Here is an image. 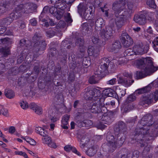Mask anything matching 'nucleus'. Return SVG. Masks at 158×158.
Segmentation results:
<instances>
[{
    "label": "nucleus",
    "mask_w": 158,
    "mask_h": 158,
    "mask_svg": "<svg viewBox=\"0 0 158 158\" xmlns=\"http://www.w3.org/2000/svg\"><path fill=\"white\" fill-rule=\"evenodd\" d=\"M132 62L134 66L139 68L146 64L147 65L144 70V73L146 76L151 74L158 69V67L153 65L152 61L150 58H143L132 61Z\"/></svg>",
    "instance_id": "1"
},
{
    "label": "nucleus",
    "mask_w": 158,
    "mask_h": 158,
    "mask_svg": "<svg viewBox=\"0 0 158 158\" xmlns=\"http://www.w3.org/2000/svg\"><path fill=\"white\" fill-rule=\"evenodd\" d=\"M107 67V65L105 63L101 64L100 66L98 68L95 72L94 77L92 76L90 77L89 82L91 84L96 83L97 82L98 80L100 77H101V74L105 71Z\"/></svg>",
    "instance_id": "2"
},
{
    "label": "nucleus",
    "mask_w": 158,
    "mask_h": 158,
    "mask_svg": "<svg viewBox=\"0 0 158 158\" xmlns=\"http://www.w3.org/2000/svg\"><path fill=\"white\" fill-rule=\"evenodd\" d=\"M148 50V45H144L142 43L136 45L133 47V50L135 52V55H141L146 53Z\"/></svg>",
    "instance_id": "3"
},
{
    "label": "nucleus",
    "mask_w": 158,
    "mask_h": 158,
    "mask_svg": "<svg viewBox=\"0 0 158 158\" xmlns=\"http://www.w3.org/2000/svg\"><path fill=\"white\" fill-rule=\"evenodd\" d=\"M43 136L42 140L44 144L47 145L48 147L51 148H57V146L56 143L53 141L51 138L46 134L45 135Z\"/></svg>",
    "instance_id": "4"
},
{
    "label": "nucleus",
    "mask_w": 158,
    "mask_h": 158,
    "mask_svg": "<svg viewBox=\"0 0 158 158\" xmlns=\"http://www.w3.org/2000/svg\"><path fill=\"white\" fill-rule=\"evenodd\" d=\"M106 139L109 146L110 151L111 152H112L116 149V148L117 143L115 142L114 137L112 135H110L108 136Z\"/></svg>",
    "instance_id": "5"
},
{
    "label": "nucleus",
    "mask_w": 158,
    "mask_h": 158,
    "mask_svg": "<svg viewBox=\"0 0 158 158\" xmlns=\"http://www.w3.org/2000/svg\"><path fill=\"white\" fill-rule=\"evenodd\" d=\"M122 36L121 42L124 46L126 47L130 46L132 43L131 38L126 33L123 34Z\"/></svg>",
    "instance_id": "6"
},
{
    "label": "nucleus",
    "mask_w": 158,
    "mask_h": 158,
    "mask_svg": "<svg viewBox=\"0 0 158 158\" xmlns=\"http://www.w3.org/2000/svg\"><path fill=\"white\" fill-rule=\"evenodd\" d=\"M73 0H53V2H56V6L59 8H62V10H64L66 7L65 3H70Z\"/></svg>",
    "instance_id": "7"
},
{
    "label": "nucleus",
    "mask_w": 158,
    "mask_h": 158,
    "mask_svg": "<svg viewBox=\"0 0 158 158\" xmlns=\"http://www.w3.org/2000/svg\"><path fill=\"white\" fill-rule=\"evenodd\" d=\"M134 19L136 23H139L140 25H143L146 23L145 17L143 15H141L140 16L138 15H135L134 17Z\"/></svg>",
    "instance_id": "8"
},
{
    "label": "nucleus",
    "mask_w": 158,
    "mask_h": 158,
    "mask_svg": "<svg viewBox=\"0 0 158 158\" xmlns=\"http://www.w3.org/2000/svg\"><path fill=\"white\" fill-rule=\"evenodd\" d=\"M88 52L90 56L96 57L98 55L99 51L96 48L92 46L89 47Z\"/></svg>",
    "instance_id": "9"
},
{
    "label": "nucleus",
    "mask_w": 158,
    "mask_h": 158,
    "mask_svg": "<svg viewBox=\"0 0 158 158\" xmlns=\"http://www.w3.org/2000/svg\"><path fill=\"white\" fill-rule=\"evenodd\" d=\"M115 90L110 88H108L103 91V95L106 96L114 97L115 95Z\"/></svg>",
    "instance_id": "10"
},
{
    "label": "nucleus",
    "mask_w": 158,
    "mask_h": 158,
    "mask_svg": "<svg viewBox=\"0 0 158 158\" xmlns=\"http://www.w3.org/2000/svg\"><path fill=\"white\" fill-rule=\"evenodd\" d=\"M28 6V4H26L25 5H20L17 7L16 9L18 12H15L14 14L17 16V14H18V12L21 13H27V12L26 11L27 10H26L27 8H26V7H27Z\"/></svg>",
    "instance_id": "11"
},
{
    "label": "nucleus",
    "mask_w": 158,
    "mask_h": 158,
    "mask_svg": "<svg viewBox=\"0 0 158 158\" xmlns=\"http://www.w3.org/2000/svg\"><path fill=\"white\" fill-rule=\"evenodd\" d=\"M114 89L115 91V94L119 97H123L126 94V91L124 90H121L119 87L118 86H114Z\"/></svg>",
    "instance_id": "12"
},
{
    "label": "nucleus",
    "mask_w": 158,
    "mask_h": 158,
    "mask_svg": "<svg viewBox=\"0 0 158 158\" xmlns=\"http://www.w3.org/2000/svg\"><path fill=\"white\" fill-rule=\"evenodd\" d=\"M64 150L66 152H69L72 150V151L75 154L77 155L78 156H81V154L80 152H78L77 149L74 147H73L70 145H67L65 146L64 147Z\"/></svg>",
    "instance_id": "13"
},
{
    "label": "nucleus",
    "mask_w": 158,
    "mask_h": 158,
    "mask_svg": "<svg viewBox=\"0 0 158 158\" xmlns=\"http://www.w3.org/2000/svg\"><path fill=\"white\" fill-rule=\"evenodd\" d=\"M32 104L33 106V110L36 114L40 115L42 114L43 109L41 107L35 103H32Z\"/></svg>",
    "instance_id": "14"
},
{
    "label": "nucleus",
    "mask_w": 158,
    "mask_h": 158,
    "mask_svg": "<svg viewBox=\"0 0 158 158\" xmlns=\"http://www.w3.org/2000/svg\"><path fill=\"white\" fill-rule=\"evenodd\" d=\"M52 2L53 3H55V7H53V6H52V7H51L50 9H49V12H50L51 13V14H56V13L57 14H58V15H59V13H58V12L57 11L58 10H57V8L59 9H60L62 11H63V10H62V8H61L60 9V8H58L56 6V1H55L54 2L53 1V0H52ZM59 14H60V15L61 16V15H62L63 14H61V13H59Z\"/></svg>",
    "instance_id": "15"
},
{
    "label": "nucleus",
    "mask_w": 158,
    "mask_h": 158,
    "mask_svg": "<svg viewBox=\"0 0 158 158\" xmlns=\"http://www.w3.org/2000/svg\"><path fill=\"white\" fill-rule=\"evenodd\" d=\"M5 96L8 98L11 99L13 98L15 96L14 92L11 90L6 89L5 92Z\"/></svg>",
    "instance_id": "16"
},
{
    "label": "nucleus",
    "mask_w": 158,
    "mask_h": 158,
    "mask_svg": "<svg viewBox=\"0 0 158 158\" xmlns=\"http://www.w3.org/2000/svg\"><path fill=\"white\" fill-rule=\"evenodd\" d=\"M104 23L103 19L102 18H99L95 21V25L97 28H101L104 26Z\"/></svg>",
    "instance_id": "17"
},
{
    "label": "nucleus",
    "mask_w": 158,
    "mask_h": 158,
    "mask_svg": "<svg viewBox=\"0 0 158 158\" xmlns=\"http://www.w3.org/2000/svg\"><path fill=\"white\" fill-rule=\"evenodd\" d=\"M21 138L31 145H35L36 144V141L34 139L30 137L22 136Z\"/></svg>",
    "instance_id": "18"
},
{
    "label": "nucleus",
    "mask_w": 158,
    "mask_h": 158,
    "mask_svg": "<svg viewBox=\"0 0 158 158\" xmlns=\"http://www.w3.org/2000/svg\"><path fill=\"white\" fill-rule=\"evenodd\" d=\"M121 47V45L120 43L118 42H117L113 44L111 47L109 48L108 50L110 51L113 52L115 50L118 49Z\"/></svg>",
    "instance_id": "19"
},
{
    "label": "nucleus",
    "mask_w": 158,
    "mask_h": 158,
    "mask_svg": "<svg viewBox=\"0 0 158 158\" xmlns=\"http://www.w3.org/2000/svg\"><path fill=\"white\" fill-rule=\"evenodd\" d=\"M35 131L37 133L42 136L45 135V134L47 133L44 128L39 127H36L35 128Z\"/></svg>",
    "instance_id": "20"
},
{
    "label": "nucleus",
    "mask_w": 158,
    "mask_h": 158,
    "mask_svg": "<svg viewBox=\"0 0 158 158\" xmlns=\"http://www.w3.org/2000/svg\"><path fill=\"white\" fill-rule=\"evenodd\" d=\"M19 104L21 108L24 110H26L29 107V105L25 100H21L19 102Z\"/></svg>",
    "instance_id": "21"
},
{
    "label": "nucleus",
    "mask_w": 158,
    "mask_h": 158,
    "mask_svg": "<svg viewBox=\"0 0 158 158\" xmlns=\"http://www.w3.org/2000/svg\"><path fill=\"white\" fill-rule=\"evenodd\" d=\"M97 151V149L94 147L90 148L86 152V154L89 156H92L96 153Z\"/></svg>",
    "instance_id": "22"
},
{
    "label": "nucleus",
    "mask_w": 158,
    "mask_h": 158,
    "mask_svg": "<svg viewBox=\"0 0 158 158\" xmlns=\"http://www.w3.org/2000/svg\"><path fill=\"white\" fill-rule=\"evenodd\" d=\"M52 110H49L48 112L46 114L45 117L43 119V121L44 123H47L48 122L51 117V114H52Z\"/></svg>",
    "instance_id": "23"
},
{
    "label": "nucleus",
    "mask_w": 158,
    "mask_h": 158,
    "mask_svg": "<svg viewBox=\"0 0 158 158\" xmlns=\"http://www.w3.org/2000/svg\"><path fill=\"white\" fill-rule=\"evenodd\" d=\"M0 52L4 56H6L10 54V52L8 48H2L0 49Z\"/></svg>",
    "instance_id": "24"
},
{
    "label": "nucleus",
    "mask_w": 158,
    "mask_h": 158,
    "mask_svg": "<svg viewBox=\"0 0 158 158\" xmlns=\"http://www.w3.org/2000/svg\"><path fill=\"white\" fill-rule=\"evenodd\" d=\"M69 116L68 115H64L63 117L61 123L62 125H67L68 123V121L69 119Z\"/></svg>",
    "instance_id": "25"
},
{
    "label": "nucleus",
    "mask_w": 158,
    "mask_h": 158,
    "mask_svg": "<svg viewBox=\"0 0 158 158\" xmlns=\"http://www.w3.org/2000/svg\"><path fill=\"white\" fill-rule=\"evenodd\" d=\"M147 4L151 8H155L156 7V5L154 0H147Z\"/></svg>",
    "instance_id": "26"
},
{
    "label": "nucleus",
    "mask_w": 158,
    "mask_h": 158,
    "mask_svg": "<svg viewBox=\"0 0 158 158\" xmlns=\"http://www.w3.org/2000/svg\"><path fill=\"white\" fill-rule=\"evenodd\" d=\"M15 155H18L23 156L25 158H29L27 154L25 152L22 151H16L15 152Z\"/></svg>",
    "instance_id": "27"
},
{
    "label": "nucleus",
    "mask_w": 158,
    "mask_h": 158,
    "mask_svg": "<svg viewBox=\"0 0 158 158\" xmlns=\"http://www.w3.org/2000/svg\"><path fill=\"white\" fill-rule=\"evenodd\" d=\"M118 82L119 83H123L126 85L128 84V81L127 80L122 77H119V78Z\"/></svg>",
    "instance_id": "28"
},
{
    "label": "nucleus",
    "mask_w": 158,
    "mask_h": 158,
    "mask_svg": "<svg viewBox=\"0 0 158 158\" xmlns=\"http://www.w3.org/2000/svg\"><path fill=\"white\" fill-rule=\"evenodd\" d=\"M135 52L133 50V49H127L125 53L127 54V56H129L132 55H133L134 54H135Z\"/></svg>",
    "instance_id": "29"
},
{
    "label": "nucleus",
    "mask_w": 158,
    "mask_h": 158,
    "mask_svg": "<svg viewBox=\"0 0 158 158\" xmlns=\"http://www.w3.org/2000/svg\"><path fill=\"white\" fill-rule=\"evenodd\" d=\"M65 19L66 22L69 23H71L72 22V20L71 18L70 14L69 13L66 14L65 16Z\"/></svg>",
    "instance_id": "30"
},
{
    "label": "nucleus",
    "mask_w": 158,
    "mask_h": 158,
    "mask_svg": "<svg viewBox=\"0 0 158 158\" xmlns=\"http://www.w3.org/2000/svg\"><path fill=\"white\" fill-rule=\"evenodd\" d=\"M116 82V79L115 78H114L108 81L107 82V84L109 85H113L115 84Z\"/></svg>",
    "instance_id": "31"
},
{
    "label": "nucleus",
    "mask_w": 158,
    "mask_h": 158,
    "mask_svg": "<svg viewBox=\"0 0 158 158\" xmlns=\"http://www.w3.org/2000/svg\"><path fill=\"white\" fill-rule=\"evenodd\" d=\"M135 74L136 75V77L138 78H142L144 77L143 73L140 71H137Z\"/></svg>",
    "instance_id": "32"
},
{
    "label": "nucleus",
    "mask_w": 158,
    "mask_h": 158,
    "mask_svg": "<svg viewBox=\"0 0 158 158\" xmlns=\"http://www.w3.org/2000/svg\"><path fill=\"white\" fill-rule=\"evenodd\" d=\"M52 114L51 113L50 114H51V117L50 118V119H51V120L53 122H56V121H57L59 119V118L58 117H54L53 116V112L52 111Z\"/></svg>",
    "instance_id": "33"
},
{
    "label": "nucleus",
    "mask_w": 158,
    "mask_h": 158,
    "mask_svg": "<svg viewBox=\"0 0 158 158\" xmlns=\"http://www.w3.org/2000/svg\"><path fill=\"white\" fill-rule=\"evenodd\" d=\"M136 99L135 96L133 95H131L128 98V102L134 101Z\"/></svg>",
    "instance_id": "34"
},
{
    "label": "nucleus",
    "mask_w": 158,
    "mask_h": 158,
    "mask_svg": "<svg viewBox=\"0 0 158 158\" xmlns=\"http://www.w3.org/2000/svg\"><path fill=\"white\" fill-rule=\"evenodd\" d=\"M0 112L1 114H2L4 116H6L8 113V111L6 109H2L1 110Z\"/></svg>",
    "instance_id": "35"
},
{
    "label": "nucleus",
    "mask_w": 158,
    "mask_h": 158,
    "mask_svg": "<svg viewBox=\"0 0 158 158\" xmlns=\"http://www.w3.org/2000/svg\"><path fill=\"white\" fill-rule=\"evenodd\" d=\"M84 44V40L81 39H79L77 40V45L81 46L83 45Z\"/></svg>",
    "instance_id": "36"
},
{
    "label": "nucleus",
    "mask_w": 158,
    "mask_h": 158,
    "mask_svg": "<svg viewBox=\"0 0 158 158\" xmlns=\"http://www.w3.org/2000/svg\"><path fill=\"white\" fill-rule=\"evenodd\" d=\"M104 35L106 37L108 38L109 37L112 35V32L110 31H106V32H105Z\"/></svg>",
    "instance_id": "37"
},
{
    "label": "nucleus",
    "mask_w": 158,
    "mask_h": 158,
    "mask_svg": "<svg viewBox=\"0 0 158 158\" xmlns=\"http://www.w3.org/2000/svg\"><path fill=\"white\" fill-rule=\"evenodd\" d=\"M9 132L11 134L14 133L15 131V129L14 127H11L9 129Z\"/></svg>",
    "instance_id": "38"
},
{
    "label": "nucleus",
    "mask_w": 158,
    "mask_h": 158,
    "mask_svg": "<svg viewBox=\"0 0 158 158\" xmlns=\"http://www.w3.org/2000/svg\"><path fill=\"white\" fill-rule=\"evenodd\" d=\"M30 23L32 26H35L37 22L35 19H32L30 20Z\"/></svg>",
    "instance_id": "39"
},
{
    "label": "nucleus",
    "mask_w": 158,
    "mask_h": 158,
    "mask_svg": "<svg viewBox=\"0 0 158 158\" xmlns=\"http://www.w3.org/2000/svg\"><path fill=\"white\" fill-rule=\"evenodd\" d=\"M146 88H144L143 89H140L138 90L136 92L139 94H140L142 93H145V89Z\"/></svg>",
    "instance_id": "40"
},
{
    "label": "nucleus",
    "mask_w": 158,
    "mask_h": 158,
    "mask_svg": "<svg viewBox=\"0 0 158 158\" xmlns=\"http://www.w3.org/2000/svg\"><path fill=\"white\" fill-rule=\"evenodd\" d=\"M0 146L3 148H4L6 150H7V149L5 148L6 147V144L3 143L2 141H0Z\"/></svg>",
    "instance_id": "41"
},
{
    "label": "nucleus",
    "mask_w": 158,
    "mask_h": 158,
    "mask_svg": "<svg viewBox=\"0 0 158 158\" xmlns=\"http://www.w3.org/2000/svg\"><path fill=\"white\" fill-rule=\"evenodd\" d=\"M6 24L7 25L10 24L12 21V19L9 17L6 19Z\"/></svg>",
    "instance_id": "42"
},
{
    "label": "nucleus",
    "mask_w": 158,
    "mask_h": 158,
    "mask_svg": "<svg viewBox=\"0 0 158 158\" xmlns=\"http://www.w3.org/2000/svg\"><path fill=\"white\" fill-rule=\"evenodd\" d=\"M116 24L118 27H120L123 25V22L122 21L117 22Z\"/></svg>",
    "instance_id": "43"
},
{
    "label": "nucleus",
    "mask_w": 158,
    "mask_h": 158,
    "mask_svg": "<svg viewBox=\"0 0 158 158\" xmlns=\"http://www.w3.org/2000/svg\"><path fill=\"white\" fill-rule=\"evenodd\" d=\"M6 31V28L4 27H0V34H2Z\"/></svg>",
    "instance_id": "44"
},
{
    "label": "nucleus",
    "mask_w": 158,
    "mask_h": 158,
    "mask_svg": "<svg viewBox=\"0 0 158 158\" xmlns=\"http://www.w3.org/2000/svg\"><path fill=\"white\" fill-rule=\"evenodd\" d=\"M98 39L97 38L93 37L92 38V42L95 44H96L98 42Z\"/></svg>",
    "instance_id": "45"
},
{
    "label": "nucleus",
    "mask_w": 158,
    "mask_h": 158,
    "mask_svg": "<svg viewBox=\"0 0 158 158\" xmlns=\"http://www.w3.org/2000/svg\"><path fill=\"white\" fill-rule=\"evenodd\" d=\"M106 127V126L105 125L102 124H100L98 126V128L101 130L104 129Z\"/></svg>",
    "instance_id": "46"
},
{
    "label": "nucleus",
    "mask_w": 158,
    "mask_h": 158,
    "mask_svg": "<svg viewBox=\"0 0 158 158\" xmlns=\"http://www.w3.org/2000/svg\"><path fill=\"white\" fill-rule=\"evenodd\" d=\"M147 32L150 34H152L153 31L151 27H149L147 29Z\"/></svg>",
    "instance_id": "47"
},
{
    "label": "nucleus",
    "mask_w": 158,
    "mask_h": 158,
    "mask_svg": "<svg viewBox=\"0 0 158 158\" xmlns=\"http://www.w3.org/2000/svg\"><path fill=\"white\" fill-rule=\"evenodd\" d=\"M154 43L155 44L158 45V37H156L154 40Z\"/></svg>",
    "instance_id": "48"
},
{
    "label": "nucleus",
    "mask_w": 158,
    "mask_h": 158,
    "mask_svg": "<svg viewBox=\"0 0 158 158\" xmlns=\"http://www.w3.org/2000/svg\"><path fill=\"white\" fill-rule=\"evenodd\" d=\"M28 152L29 153L30 155H31L32 156H34L35 157V156H36V155L35 154V153H34V152H32L31 151H30L29 150H28Z\"/></svg>",
    "instance_id": "49"
},
{
    "label": "nucleus",
    "mask_w": 158,
    "mask_h": 158,
    "mask_svg": "<svg viewBox=\"0 0 158 158\" xmlns=\"http://www.w3.org/2000/svg\"><path fill=\"white\" fill-rule=\"evenodd\" d=\"M133 30L135 31L138 32L140 30V28L139 27H137L133 28Z\"/></svg>",
    "instance_id": "50"
},
{
    "label": "nucleus",
    "mask_w": 158,
    "mask_h": 158,
    "mask_svg": "<svg viewBox=\"0 0 158 158\" xmlns=\"http://www.w3.org/2000/svg\"><path fill=\"white\" fill-rule=\"evenodd\" d=\"M75 126V123L73 122H71V128L72 129H74V128Z\"/></svg>",
    "instance_id": "51"
},
{
    "label": "nucleus",
    "mask_w": 158,
    "mask_h": 158,
    "mask_svg": "<svg viewBox=\"0 0 158 158\" xmlns=\"http://www.w3.org/2000/svg\"><path fill=\"white\" fill-rule=\"evenodd\" d=\"M154 98L156 99V98H158V91L155 92L154 94Z\"/></svg>",
    "instance_id": "52"
},
{
    "label": "nucleus",
    "mask_w": 158,
    "mask_h": 158,
    "mask_svg": "<svg viewBox=\"0 0 158 158\" xmlns=\"http://www.w3.org/2000/svg\"><path fill=\"white\" fill-rule=\"evenodd\" d=\"M50 128H51V129L53 130L54 129V128L55 126V125L54 124L52 123V124H50Z\"/></svg>",
    "instance_id": "53"
},
{
    "label": "nucleus",
    "mask_w": 158,
    "mask_h": 158,
    "mask_svg": "<svg viewBox=\"0 0 158 158\" xmlns=\"http://www.w3.org/2000/svg\"><path fill=\"white\" fill-rule=\"evenodd\" d=\"M67 125H62V124L61 126L62 128H63L64 129H67L68 128V127L67 126Z\"/></svg>",
    "instance_id": "54"
},
{
    "label": "nucleus",
    "mask_w": 158,
    "mask_h": 158,
    "mask_svg": "<svg viewBox=\"0 0 158 158\" xmlns=\"http://www.w3.org/2000/svg\"><path fill=\"white\" fill-rule=\"evenodd\" d=\"M7 38H5L3 39H2L1 40V41L2 43H4V42L7 41Z\"/></svg>",
    "instance_id": "55"
},
{
    "label": "nucleus",
    "mask_w": 158,
    "mask_h": 158,
    "mask_svg": "<svg viewBox=\"0 0 158 158\" xmlns=\"http://www.w3.org/2000/svg\"><path fill=\"white\" fill-rule=\"evenodd\" d=\"M85 144H83V143L82 142H81V143H80V147L81 148H84L85 147Z\"/></svg>",
    "instance_id": "56"
},
{
    "label": "nucleus",
    "mask_w": 158,
    "mask_h": 158,
    "mask_svg": "<svg viewBox=\"0 0 158 158\" xmlns=\"http://www.w3.org/2000/svg\"><path fill=\"white\" fill-rule=\"evenodd\" d=\"M78 103V102L77 101H76L75 102L74 104V107H76Z\"/></svg>",
    "instance_id": "57"
},
{
    "label": "nucleus",
    "mask_w": 158,
    "mask_h": 158,
    "mask_svg": "<svg viewBox=\"0 0 158 158\" xmlns=\"http://www.w3.org/2000/svg\"><path fill=\"white\" fill-rule=\"evenodd\" d=\"M16 140L18 142H20V143H22L23 142V140L22 139H20L19 138H17L16 139Z\"/></svg>",
    "instance_id": "58"
},
{
    "label": "nucleus",
    "mask_w": 158,
    "mask_h": 158,
    "mask_svg": "<svg viewBox=\"0 0 158 158\" xmlns=\"http://www.w3.org/2000/svg\"><path fill=\"white\" fill-rule=\"evenodd\" d=\"M85 139V137H82L81 139V142H84L83 140Z\"/></svg>",
    "instance_id": "59"
},
{
    "label": "nucleus",
    "mask_w": 158,
    "mask_h": 158,
    "mask_svg": "<svg viewBox=\"0 0 158 158\" xmlns=\"http://www.w3.org/2000/svg\"><path fill=\"white\" fill-rule=\"evenodd\" d=\"M44 25L46 27H48V22H45L44 23Z\"/></svg>",
    "instance_id": "60"
},
{
    "label": "nucleus",
    "mask_w": 158,
    "mask_h": 158,
    "mask_svg": "<svg viewBox=\"0 0 158 158\" xmlns=\"http://www.w3.org/2000/svg\"><path fill=\"white\" fill-rule=\"evenodd\" d=\"M85 123H89L90 124H92V123H91V122L90 120H87V121H86V122H85Z\"/></svg>",
    "instance_id": "61"
},
{
    "label": "nucleus",
    "mask_w": 158,
    "mask_h": 158,
    "mask_svg": "<svg viewBox=\"0 0 158 158\" xmlns=\"http://www.w3.org/2000/svg\"><path fill=\"white\" fill-rule=\"evenodd\" d=\"M6 34L8 35H12V33L11 32V31H10L9 32H7V33L6 32Z\"/></svg>",
    "instance_id": "62"
},
{
    "label": "nucleus",
    "mask_w": 158,
    "mask_h": 158,
    "mask_svg": "<svg viewBox=\"0 0 158 158\" xmlns=\"http://www.w3.org/2000/svg\"><path fill=\"white\" fill-rule=\"evenodd\" d=\"M105 14L106 16H108V12L107 11H106L105 12Z\"/></svg>",
    "instance_id": "63"
},
{
    "label": "nucleus",
    "mask_w": 158,
    "mask_h": 158,
    "mask_svg": "<svg viewBox=\"0 0 158 158\" xmlns=\"http://www.w3.org/2000/svg\"><path fill=\"white\" fill-rule=\"evenodd\" d=\"M3 141H4V142H8V140L6 139H5L4 138H3Z\"/></svg>",
    "instance_id": "64"
}]
</instances>
